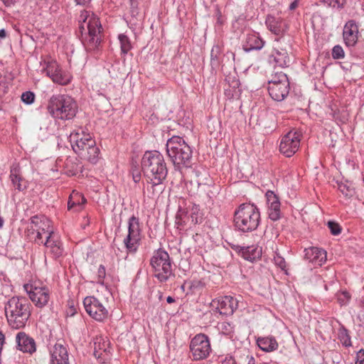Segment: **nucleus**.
<instances>
[{"instance_id":"4468645a","label":"nucleus","mask_w":364,"mask_h":364,"mask_svg":"<svg viewBox=\"0 0 364 364\" xmlns=\"http://www.w3.org/2000/svg\"><path fill=\"white\" fill-rule=\"evenodd\" d=\"M23 289L29 295L30 299L37 307L42 308L48 304L50 294L49 290L45 287H37L26 284L23 285Z\"/></svg>"},{"instance_id":"ea45409f","label":"nucleus","mask_w":364,"mask_h":364,"mask_svg":"<svg viewBox=\"0 0 364 364\" xmlns=\"http://www.w3.org/2000/svg\"><path fill=\"white\" fill-rule=\"evenodd\" d=\"M34 100L35 95L33 92L26 91L25 92H23L21 95V100L27 105L32 104L34 102Z\"/></svg>"},{"instance_id":"dca6fc26","label":"nucleus","mask_w":364,"mask_h":364,"mask_svg":"<svg viewBox=\"0 0 364 364\" xmlns=\"http://www.w3.org/2000/svg\"><path fill=\"white\" fill-rule=\"evenodd\" d=\"M358 26L356 21L353 19L348 21L343 27V38L345 45L349 48L352 52L353 48L355 46L358 48L360 46V45L358 44Z\"/></svg>"},{"instance_id":"cd10ccee","label":"nucleus","mask_w":364,"mask_h":364,"mask_svg":"<svg viewBox=\"0 0 364 364\" xmlns=\"http://www.w3.org/2000/svg\"><path fill=\"white\" fill-rule=\"evenodd\" d=\"M191 219V223L194 225L200 223L202 222V217L200 215V207L198 205L193 203L188 206L187 213Z\"/></svg>"},{"instance_id":"37998d69","label":"nucleus","mask_w":364,"mask_h":364,"mask_svg":"<svg viewBox=\"0 0 364 364\" xmlns=\"http://www.w3.org/2000/svg\"><path fill=\"white\" fill-rule=\"evenodd\" d=\"M266 198L268 205L273 204V202H279V198L275 195V193L272 191H268L266 193Z\"/></svg>"},{"instance_id":"20e7f679","label":"nucleus","mask_w":364,"mask_h":364,"mask_svg":"<svg viewBox=\"0 0 364 364\" xmlns=\"http://www.w3.org/2000/svg\"><path fill=\"white\" fill-rule=\"evenodd\" d=\"M31 304L24 296H13L5 304V314L9 326L16 329L24 327L31 316Z\"/></svg>"},{"instance_id":"2eb2a0df","label":"nucleus","mask_w":364,"mask_h":364,"mask_svg":"<svg viewBox=\"0 0 364 364\" xmlns=\"http://www.w3.org/2000/svg\"><path fill=\"white\" fill-rule=\"evenodd\" d=\"M46 248V252L50 254L54 259L63 256L64 248L63 242L58 235L53 231H48L43 243Z\"/></svg>"},{"instance_id":"f257e3e1","label":"nucleus","mask_w":364,"mask_h":364,"mask_svg":"<svg viewBox=\"0 0 364 364\" xmlns=\"http://www.w3.org/2000/svg\"><path fill=\"white\" fill-rule=\"evenodd\" d=\"M76 34L87 50H98L102 42L103 28L97 16L90 11H81Z\"/></svg>"},{"instance_id":"a18cd8bd","label":"nucleus","mask_w":364,"mask_h":364,"mask_svg":"<svg viewBox=\"0 0 364 364\" xmlns=\"http://www.w3.org/2000/svg\"><path fill=\"white\" fill-rule=\"evenodd\" d=\"M132 174L133 180L135 183H139L141 180V172L135 166L132 169Z\"/></svg>"},{"instance_id":"9b49d317","label":"nucleus","mask_w":364,"mask_h":364,"mask_svg":"<svg viewBox=\"0 0 364 364\" xmlns=\"http://www.w3.org/2000/svg\"><path fill=\"white\" fill-rule=\"evenodd\" d=\"M141 240V228L139 218L132 215L128 221V235L124 240V244L129 252L137 250Z\"/></svg>"},{"instance_id":"bf43d9fd","label":"nucleus","mask_w":364,"mask_h":364,"mask_svg":"<svg viewBox=\"0 0 364 364\" xmlns=\"http://www.w3.org/2000/svg\"><path fill=\"white\" fill-rule=\"evenodd\" d=\"M355 55L359 58H362L364 57V46L362 47V50L359 53H355Z\"/></svg>"},{"instance_id":"6e6552de","label":"nucleus","mask_w":364,"mask_h":364,"mask_svg":"<svg viewBox=\"0 0 364 364\" xmlns=\"http://www.w3.org/2000/svg\"><path fill=\"white\" fill-rule=\"evenodd\" d=\"M189 348L192 360L195 361L206 359L212 350L210 339L204 333L196 334L191 339Z\"/></svg>"},{"instance_id":"09e8293b","label":"nucleus","mask_w":364,"mask_h":364,"mask_svg":"<svg viewBox=\"0 0 364 364\" xmlns=\"http://www.w3.org/2000/svg\"><path fill=\"white\" fill-rule=\"evenodd\" d=\"M33 231H36V237L35 239V242L38 245L43 244L44 242L43 240V235L44 234H42V232L40 231V229L33 228Z\"/></svg>"},{"instance_id":"423d86ee","label":"nucleus","mask_w":364,"mask_h":364,"mask_svg":"<svg viewBox=\"0 0 364 364\" xmlns=\"http://www.w3.org/2000/svg\"><path fill=\"white\" fill-rule=\"evenodd\" d=\"M233 222L237 231L251 232L257 230L260 223L259 210L254 204L242 203L235 210Z\"/></svg>"},{"instance_id":"864d4df0","label":"nucleus","mask_w":364,"mask_h":364,"mask_svg":"<svg viewBox=\"0 0 364 364\" xmlns=\"http://www.w3.org/2000/svg\"><path fill=\"white\" fill-rule=\"evenodd\" d=\"M232 249L235 252H238L242 257V252H244L245 247L238 245H234L231 246Z\"/></svg>"},{"instance_id":"69168bd1","label":"nucleus","mask_w":364,"mask_h":364,"mask_svg":"<svg viewBox=\"0 0 364 364\" xmlns=\"http://www.w3.org/2000/svg\"><path fill=\"white\" fill-rule=\"evenodd\" d=\"M158 295H159V300H161L162 299V296H163V294L161 291H158Z\"/></svg>"},{"instance_id":"5fc2aeb1","label":"nucleus","mask_w":364,"mask_h":364,"mask_svg":"<svg viewBox=\"0 0 364 364\" xmlns=\"http://www.w3.org/2000/svg\"><path fill=\"white\" fill-rule=\"evenodd\" d=\"M6 7L14 6L18 0H0Z\"/></svg>"},{"instance_id":"9d476101","label":"nucleus","mask_w":364,"mask_h":364,"mask_svg":"<svg viewBox=\"0 0 364 364\" xmlns=\"http://www.w3.org/2000/svg\"><path fill=\"white\" fill-rule=\"evenodd\" d=\"M73 151L77 154H82V151L86 150L97 151V147L95 145V141L89 134L83 132L79 133L77 132H72L69 137Z\"/></svg>"},{"instance_id":"de8ad7c7","label":"nucleus","mask_w":364,"mask_h":364,"mask_svg":"<svg viewBox=\"0 0 364 364\" xmlns=\"http://www.w3.org/2000/svg\"><path fill=\"white\" fill-rule=\"evenodd\" d=\"M355 364H364V350L360 349L356 354Z\"/></svg>"},{"instance_id":"774afa93","label":"nucleus","mask_w":364,"mask_h":364,"mask_svg":"<svg viewBox=\"0 0 364 364\" xmlns=\"http://www.w3.org/2000/svg\"><path fill=\"white\" fill-rule=\"evenodd\" d=\"M361 307L364 309V299L361 301Z\"/></svg>"},{"instance_id":"f3484780","label":"nucleus","mask_w":364,"mask_h":364,"mask_svg":"<svg viewBox=\"0 0 364 364\" xmlns=\"http://www.w3.org/2000/svg\"><path fill=\"white\" fill-rule=\"evenodd\" d=\"M282 80L279 83L268 85V92L270 97L275 101H283L289 93V81L287 75H281Z\"/></svg>"},{"instance_id":"8fccbe9b","label":"nucleus","mask_w":364,"mask_h":364,"mask_svg":"<svg viewBox=\"0 0 364 364\" xmlns=\"http://www.w3.org/2000/svg\"><path fill=\"white\" fill-rule=\"evenodd\" d=\"M8 91V85L4 80H0V97Z\"/></svg>"},{"instance_id":"72a5a7b5","label":"nucleus","mask_w":364,"mask_h":364,"mask_svg":"<svg viewBox=\"0 0 364 364\" xmlns=\"http://www.w3.org/2000/svg\"><path fill=\"white\" fill-rule=\"evenodd\" d=\"M45 63L46 64V66L44 68L45 71L46 72L47 75L52 79L55 74L58 72L60 67L55 60L48 61L47 63L45 62Z\"/></svg>"},{"instance_id":"393cba45","label":"nucleus","mask_w":364,"mask_h":364,"mask_svg":"<svg viewBox=\"0 0 364 364\" xmlns=\"http://www.w3.org/2000/svg\"><path fill=\"white\" fill-rule=\"evenodd\" d=\"M257 344L261 350L265 352H272L278 348V343L274 337H259L257 339Z\"/></svg>"},{"instance_id":"473e14b6","label":"nucleus","mask_w":364,"mask_h":364,"mask_svg":"<svg viewBox=\"0 0 364 364\" xmlns=\"http://www.w3.org/2000/svg\"><path fill=\"white\" fill-rule=\"evenodd\" d=\"M269 206V218L273 220L276 221L279 220L281 217V210H280V202H273V204H271Z\"/></svg>"},{"instance_id":"49530a36","label":"nucleus","mask_w":364,"mask_h":364,"mask_svg":"<svg viewBox=\"0 0 364 364\" xmlns=\"http://www.w3.org/2000/svg\"><path fill=\"white\" fill-rule=\"evenodd\" d=\"M86 151H87L89 161H90L92 162H95L98 157V155L100 153V149L97 148V151H96V153H95V151H91V150H86Z\"/></svg>"},{"instance_id":"a19ab883","label":"nucleus","mask_w":364,"mask_h":364,"mask_svg":"<svg viewBox=\"0 0 364 364\" xmlns=\"http://www.w3.org/2000/svg\"><path fill=\"white\" fill-rule=\"evenodd\" d=\"M103 353H107V349L105 348L103 350L101 348V343L100 341L95 342V348H94V352L93 354L95 358L97 359H100L102 357Z\"/></svg>"},{"instance_id":"58836bf2","label":"nucleus","mask_w":364,"mask_h":364,"mask_svg":"<svg viewBox=\"0 0 364 364\" xmlns=\"http://www.w3.org/2000/svg\"><path fill=\"white\" fill-rule=\"evenodd\" d=\"M320 1L327 4L328 6L333 8L342 9L346 2V0H320Z\"/></svg>"},{"instance_id":"e433bc0d","label":"nucleus","mask_w":364,"mask_h":364,"mask_svg":"<svg viewBox=\"0 0 364 364\" xmlns=\"http://www.w3.org/2000/svg\"><path fill=\"white\" fill-rule=\"evenodd\" d=\"M332 57L335 60L342 59L345 57V52L341 46L336 45L333 46L332 49Z\"/></svg>"},{"instance_id":"79ce46f5","label":"nucleus","mask_w":364,"mask_h":364,"mask_svg":"<svg viewBox=\"0 0 364 364\" xmlns=\"http://www.w3.org/2000/svg\"><path fill=\"white\" fill-rule=\"evenodd\" d=\"M350 299V295L348 291H343L338 296V301L341 305H346Z\"/></svg>"},{"instance_id":"c85d7f7f","label":"nucleus","mask_w":364,"mask_h":364,"mask_svg":"<svg viewBox=\"0 0 364 364\" xmlns=\"http://www.w3.org/2000/svg\"><path fill=\"white\" fill-rule=\"evenodd\" d=\"M223 50V45L220 43L215 44L210 51V63L212 66H218L220 64V55Z\"/></svg>"},{"instance_id":"052dcab7","label":"nucleus","mask_w":364,"mask_h":364,"mask_svg":"<svg viewBox=\"0 0 364 364\" xmlns=\"http://www.w3.org/2000/svg\"><path fill=\"white\" fill-rule=\"evenodd\" d=\"M247 358L248 360L247 364H255V359L253 356H247Z\"/></svg>"},{"instance_id":"13d9d810","label":"nucleus","mask_w":364,"mask_h":364,"mask_svg":"<svg viewBox=\"0 0 364 364\" xmlns=\"http://www.w3.org/2000/svg\"><path fill=\"white\" fill-rule=\"evenodd\" d=\"M77 4L85 6L88 4L91 0H75Z\"/></svg>"},{"instance_id":"7c9ffc66","label":"nucleus","mask_w":364,"mask_h":364,"mask_svg":"<svg viewBox=\"0 0 364 364\" xmlns=\"http://www.w3.org/2000/svg\"><path fill=\"white\" fill-rule=\"evenodd\" d=\"M118 39L119 41L121 53L124 55L127 54L132 48L129 38L127 35L121 33L118 36Z\"/></svg>"},{"instance_id":"1a4fd4ad","label":"nucleus","mask_w":364,"mask_h":364,"mask_svg":"<svg viewBox=\"0 0 364 364\" xmlns=\"http://www.w3.org/2000/svg\"><path fill=\"white\" fill-rule=\"evenodd\" d=\"M302 134L301 132L291 129L284 134L280 141L279 151L286 157H291L299 150Z\"/></svg>"},{"instance_id":"c756f323","label":"nucleus","mask_w":364,"mask_h":364,"mask_svg":"<svg viewBox=\"0 0 364 364\" xmlns=\"http://www.w3.org/2000/svg\"><path fill=\"white\" fill-rule=\"evenodd\" d=\"M338 338L343 346L350 347L352 346L350 336L348 333V329L343 325L338 329Z\"/></svg>"},{"instance_id":"6e6d98bb","label":"nucleus","mask_w":364,"mask_h":364,"mask_svg":"<svg viewBox=\"0 0 364 364\" xmlns=\"http://www.w3.org/2000/svg\"><path fill=\"white\" fill-rule=\"evenodd\" d=\"M131 9L132 12L134 11L135 9L138 7V1L137 0H129Z\"/></svg>"},{"instance_id":"aec40b11","label":"nucleus","mask_w":364,"mask_h":364,"mask_svg":"<svg viewBox=\"0 0 364 364\" xmlns=\"http://www.w3.org/2000/svg\"><path fill=\"white\" fill-rule=\"evenodd\" d=\"M50 364H69L67 348L60 343H56L50 353Z\"/></svg>"},{"instance_id":"0eeeda50","label":"nucleus","mask_w":364,"mask_h":364,"mask_svg":"<svg viewBox=\"0 0 364 364\" xmlns=\"http://www.w3.org/2000/svg\"><path fill=\"white\" fill-rule=\"evenodd\" d=\"M150 264L154 272V277L161 283L166 282L171 276H174L169 255L162 249H159L154 252L150 259Z\"/></svg>"},{"instance_id":"412c9836","label":"nucleus","mask_w":364,"mask_h":364,"mask_svg":"<svg viewBox=\"0 0 364 364\" xmlns=\"http://www.w3.org/2000/svg\"><path fill=\"white\" fill-rule=\"evenodd\" d=\"M304 258L313 263L321 264L326 259V252L316 247H311L304 250Z\"/></svg>"},{"instance_id":"a878e982","label":"nucleus","mask_w":364,"mask_h":364,"mask_svg":"<svg viewBox=\"0 0 364 364\" xmlns=\"http://www.w3.org/2000/svg\"><path fill=\"white\" fill-rule=\"evenodd\" d=\"M262 256V248L257 245L245 247L242 252V257L250 262H253Z\"/></svg>"},{"instance_id":"bb28decb","label":"nucleus","mask_w":364,"mask_h":364,"mask_svg":"<svg viewBox=\"0 0 364 364\" xmlns=\"http://www.w3.org/2000/svg\"><path fill=\"white\" fill-rule=\"evenodd\" d=\"M31 223L34 225V229H40L42 234L47 235L48 231H53L50 229V221L43 218V220L38 215L31 218Z\"/></svg>"},{"instance_id":"f03ea898","label":"nucleus","mask_w":364,"mask_h":364,"mask_svg":"<svg viewBox=\"0 0 364 364\" xmlns=\"http://www.w3.org/2000/svg\"><path fill=\"white\" fill-rule=\"evenodd\" d=\"M141 171L147 182L151 184L153 193H161L168 168L164 156L158 151H147L141 159Z\"/></svg>"},{"instance_id":"a211bd4d","label":"nucleus","mask_w":364,"mask_h":364,"mask_svg":"<svg viewBox=\"0 0 364 364\" xmlns=\"http://www.w3.org/2000/svg\"><path fill=\"white\" fill-rule=\"evenodd\" d=\"M9 178L12 186L18 192L24 191L28 187V181L22 176L21 168L18 166L11 167Z\"/></svg>"},{"instance_id":"7ed1b4c3","label":"nucleus","mask_w":364,"mask_h":364,"mask_svg":"<svg viewBox=\"0 0 364 364\" xmlns=\"http://www.w3.org/2000/svg\"><path fill=\"white\" fill-rule=\"evenodd\" d=\"M166 151L169 160L176 169L189 168L192 166L193 150L179 136H173L166 144Z\"/></svg>"},{"instance_id":"4be33fe9","label":"nucleus","mask_w":364,"mask_h":364,"mask_svg":"<svg viewBox=\"0 0 364 364\" xmlns=\"http://www.w3.org/2000/svg\"><path fill=\"white\" fill-rule=\"evenodd\" d=\"M264 45V41L257 33H250L247 35L242 48L245 52L248 53L254 50H261Z\"/></svg>"},{"instance_id":"4c0bfd02","label":"nucleus","mask_w":364,"mask_h":364,"mask_svg":"<svg viewBox=\"0 0 364 364\" xmlns=\"http://www.w3.org/2000/svg\"><path fill=\"white\" fill-rule=\"evenodd\" d=\"M327 225L332 235H338L341 232L342 228L338 223L330 220L328 222Z\"/></svg>"},{"instance_id":"ddd939ff","label":"nucleus","mask_w":364,"mask_h":364,"mask_svg":"<svg viewBox=\"0 0 364 364\" xmlns=\"http://www.w3.org/2000/svg\"><path fill=\"white\" fill-rule=\"evenodd\" d=\"M240 300L235 296H225L215 299L212 301L211 305L215 307L216 311L225 316L232 315L239 306Z\"/></svg>"},{"instance_id":"680f3d73","label":"nucleus","mask_w":364,"mask_h":364,"mask_svg":"<svg viewBox=\"0 0 364 364\" xmlns=\"http://www.w3.org/2000/svg\"><path fill=\"white\" fill-rule=\"evenodd\" d=\"M6 36V31L2 28L0 30V38H4Z\"/></svg>"},{"instance_id":"2f4dec72","label":"nucleus","mask_w":364,"mask_h":364,"mask_svg":"<svg viewBox=\"0 0 364 364\" xmlns=\"http://www.w3.org/2000/svg\"><path fill=\"white\" fill-rule=\"evenodd\" d=\"M53 81L60 85H68L71 80V76L60 68L52 78Z\"/></svg>"},{"instance_id":"603ef678","label":"nucleus","mask_w":364,"mask_h":364,"mask_svg":"<svg viewBox=\"0 0 364 364\" xmlns=\"http://www.w3.org/2000/svg\"><path fill=\"white\" fill-rule=\"evenodd\" d=\"M98 277L103 279L105 277V268L103 265H100L97 271Z\"/></svg>"},{"instance_id":"39448f33","label":"nucleus","mask_w":364,"mask_h":364,"mask_svg":"<svg viewBox=\"0 0 364 364\" xmlns=\"http://www.w3.org/2000/svg\"><path fill=\"white\" fill-rule=\"evenodd\" d=\"M48 112L56 119L70 120L77 112L76 101L68 95H53L47 104Z\"/></svg>"},{"instance_id":"e2e57ef3","label":"nucleus","mask_w":364,"mask_h":364,"mask_svg":"<svg viewBox=\"0 0 364 364\" xmlns=\"http://www.w3.org/2000/svg\"><path fill=\"white\" fill-rule=\"evenodd\" d=\"M166 301L168 303V304H172L175 301V299L174 298H173L172 296H168L167 298H166Z\"/></svg>"},{"instance_id":"5701e85b","label":"nucleus","mask_w":364,"mask_h":364,"mask_svg":"<svg viewBox=\"0 0 364 364\" xmlns=\"http://www.w3.org/2000/svg\"><path fill=\"white\" fill-rule=\"evenodd\" d=\"M270 63L274 62L277 66L281 68L287 67L290 63L289 54L285 49H274L269 57Z\"/></svg>"},{"instance_id":"0e129e2a","label":"nucleus","mask_w":364,"mask_h":364,"mask_svg":"<svg viewBox=\"0 0 364 364\" xmlns=\"http://www.w3.org/2000/svg\"><path fill=\"white\" fill-rule=\"evenodd\" d=\"M4 223V220L3 218H1L0 216V229L3 227Z\"/></svg>"},{"instance_id":"338daca9","label":"nucleus","mask_w":364,"mask_h":364,"mask_svg":"<svg viewBox=\"0 0 364 364\" xmlns=\"http://www.w3.org/2000/svg\"><path fill=\"white\" fill-rule=\"evenodd\" d=\"M75 309H70V314L73 316L75 314Z\"/></svg>"},{"instance_id":"6ab92c4d","label":"nucleus","mask_w":364,"mask_h":364,"mask_svg":"<svg viewBox=\"0 0 364 364\" xmlns=\"http://www.w3.org/2000/svg\"><path fill=\"white\" fill-rule=\"evenodd\" d=\"M18 349L23 353L32 354L36 350L34 339L28 336L25 332H19L16 337Z\"/></svg>"},{"instance_id":"4d7b16f0","label":"nucleus","mask_w":364,"mask_h":364,"mask_svg":"<svg viewBox=\"0 0 364 364\" xmlns=\"http://www.w3.org/2000/svg\"><path fill=\"white\" fill-rule=\"evenodd\" d=\"M298 4H299L298 0L294 1L289 5V10H291V11L294 10L298 6Z\"/></svg>"},{"instance_id":"f704fd0d","label":"nucleus","mask_w":364,"mask_h":364,"mask_svg":"<svg viewBox=\"0 0 364 364\" xmlns=\"http://www.w3.org/2000/svg\"><path fill=\"white\" fill-rule=\"evenodd\" d=\"M338 188L346 198H352L355 193L353 188L343 183H338Z\"/></svg>"},{"instance_id":"c9c22d12","label":"nucleus","mask_w":364,"mask_h":364,"mask_svg":"<svg viewBox=\"0 0 364 364\" xmlns=\"http://www.w3.org/2000/svg\"><path fill=\"white\" fill-rule=\"evenodd\" d=\"M274 262L277 267H279L282 271H284L286 274H288L286 261L284 258L277 252L274 253Z\"/></svg>"},{"instance_id":"f8f14e48","label":"nucleus","mask_w":364,"mask_h":364,"mask_svg":"<svg viewBox=\"0 0 364 364\" xmlns=\"http://www.w3.org/2000/svg\"><path fill=\"white\" fill-rule=\"evenodd\" d=\"M86 312L95 320L103 321L108 316L107 309L95 296H87L83 301Z\"/></svg>"},{"instance_id":"c03bdc74","label":"nucleus","mask_w":364,"mask_h":364,"mask_svg":"<svg viewBox=\"0 0 364 364\" xmlns=\"http://www.w3.org/2000/svg\"><path fill=\"white\" fill-rule=\"evenodd\" d=\"M281 75H287L286 74L283 73H277L272 77L271 80H269L268 81V85H272L273 83L274 84H277V83H279L282 80V77H281Z\"/></svg>"},{"instance_id":"3c124183","label":"nucleus","mask_w":364,"mask_h":364,"mask_svg":"<svg viewBox=\"0 0 364 364\" xmlns=\"http://www.w3.org/2000/svg\"><path fill=\"white\" fill-rule=\"evenodd\" d=\"M74 197L75 196H71L69 198V200L68 202V210H71L73 208H74L77 205H80L79 200L75 201V200H73Z\"/></svg>"},{"instance_id":"b1692460","label":"nucleus","mask_w":364,"mask_h":364,"mask_svg":"<svg viewBox=\"0 0 364 364\" xmlns=\"http://www.w3.org/2000/svg\"><path fill=\"white\" fill-rule=\"evenodd\" d=\"M265 23L268 29L277 36L282 35L285 31V23L280 18L272 15L267 16Z\"/></svg>"}]
</instances>
